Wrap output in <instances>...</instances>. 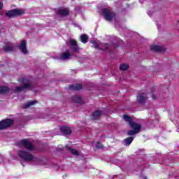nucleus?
Here are the masks:
<instances>
[{
  "label": "nucleus",
  "instance_id": "19",
  "mask_svg": "<svg viewBox=\"0 0 179 179\" xmlns=\"http://www.w3.org/2000/svg\"><path fill=\"white\" fill-rule=\"evenodd\" d=\"M3 50L6 52L13 51V47L10 45V43H7L6 46L3 47Z\"/></svg>",
  "mask_w": 179,
  "mask_h": 179
},
{
  "label": "nucleus",
  "instance_id": "3",
  "mask_svg": "<svg viewBox=\"0 0 179 179\" xmlns=\"http://www.w3.org/2000/svg\"><path fill=\"white\" fill-rule=\"evenodd\" d=\"M18 156H20L22 160H24L25 162H31V160L34 159L33 155L24 150H20L18 152Z\"/></svg>",
  "mask_w": 179,
  "mask_h": 179
},
{
  "label": "nucleus",
  "instance_id": "25",
  "mask_svg": "<svg viewBox=\"0 0 179 179\" xmlns=\"http://www.w3.org/2000/svg\"><path fill=\"white\" fill-rule=\"evenodd\" d=\"M73 101H74V103H82V99L79 97V96H73Z\"/></svg>",
  "mask_w": 179,
  "mask_h": 179
},
{
  "label": "nucleus",
  "instance_id": "10",
  "mask_svg": "<svg viewBox=\"0 0 179 179\" xmlns=\"http://www.w3.org/2000/svg\"><path fill=\"white\" fill-rule=\"evenodd\" d=\"M91 44L93 45V47L94 48H99V50H107L109 47L108 44H99L97 43V42L94 41H91Z\"/></svg>",
  "mask_w": 179,
  "mask_h": 179
},
{
  "label": "nucleus",
  "instance_id": "22",
  "mask_svg": "<svg viewBox=\"0 0 179 179\" xmlns=\"http://www.w3.org/2000/svg\"><path fill=\"white\" fill-rule=\"evenodd\" d=\"M36 103H37L36 101H29L24 106V108H29V107H31V106H34Z\"/></svg>",
  "mask_w": 179,
  "mask_h": 179
},
{
  "label": "nucleus",
  "instance_id": "26",
  "mask_svg": "<svg viewBox=\"0 0 179 179\" xmlns=\"http://www.w3.org/2000/svg\"><path fill=\"white\" fill-rule=\"evenodd\" d=\"M96 148H99V149H101V148H102V146L100 145V143L97 142L96 143Z\"/></svg>",
  "mask_w": 179,
  "mask_h": 179
},
{
  "label": "nucleus",
  "instance_id": "18",
  "mask_svg": "<svg viewBox=\"0 0 179 179\" xmlns=\"http://www.w3.org/2000/svg\"><path fill=\"white\" fill-rule=\"evenodd\" d=\"M70 89L71 90H80L82 89V85L76 84L75 85H70Z\"/></svg>",
  "mask_w": 179,
  "mask_h": 179
},
{
  "label": "nucleus",
  "instance_id": "4",
  "mask_svg": "<svg viewBox=\"0 0 179 179\" xmlns=\"http://www.w3.org/2000/svg\"><path fill=\"white\" fill-rule=\"evenodd\" d=\"M68 45L69 47L70 51L72 52H78V51H79L78 43L75 39H69Z\"/></svg>",
  "mask_w": 179,
  "mask_h": 179
},
{
  "label": "nucleus",
  "instance_id": "20",
  "mask_svg": "<svg viewBox=\"0 0 179 179\" xmlns=\"http://www.w3.org/2000/svg\"><path fill=\"white\" fill-rule=\"evenodd\" d=\"M80 40L83 43V44H86V43H87V40H89V38L86 34H82L80 36Z\"/></svg>",
  "mask_w": 179,
  "mask_h": 179
},
{
  "label": "nucleus",
  "instance_id": "7",
  "mask_svg": "<svg viewBox=\"0 0 179 179\" xmlns=\"http://www.w3.org/2000/svg\"><path fill=\"white\" fill-rule=\"evenodd\" d=\"M10 125H13V120L6 119L0 122V131L5 129L6 128H9Z\"/></svg>",
  "mask_w": 179,
  "mask_h": 179
},
{
  "label": "nucleus",
  "instance_id": "13",
  "mask_svg": "<svg viewBox=\"0 0 179 179\" xmlns=\"http://www.w3.org/2000/svg\"><path fill=\"white\" fill-rule=\"evenodd\" d=\"M19 48L23 54H27L29 52L26 48V41H22L21 42V44L19 45Z\"/></svg>",
  "mask_w": 179,
  "mask_h": 179
},
{
  "label": "nucleus",
  "instance_id": "8",
  "mask_svg": "<svg viewBox=\"0 0 179 179\" xmlns=\"http://www.w3.org/2000/svg\"><path fill=\"white\" fill-rule=\"evenodd\" d=\"M20 143L21 146H22V148H25L29 152H31V150H34V147H33L31 143L29 142V141L26 139L21 141Z\"/></svg>",
  "mask_w": 179,
  "mask_h": 179
},
{
  "label": "nucleus",
  "instance_id": "11",
  "mask_svg": "<svg viewBox=\"0 0 179 179\" xmlns=\"http://www.w3.org/2000/svg\"><path fill=\"white\" fill-rule=\"evenodd\" d=\"M60 131L64 134V135H70V134H72V130L67 126L62 127Z\"/></svg>",
  "mask_w": 179,
  "mask_h": 179
},
{
  "label": "nucleus",
  "instance_id": "14",
  "mask_svg": "<svg viewBox=\"0 0 179 179\" xmlns=\"http://www.w3.org/2000/svg\"><path fill=\"white\" fill-rule=\"evenodd\" d=\"M101 114H103V112L101 110H96L94 112L92 115V120H99L100 117H101Z\"/></svg>",
  "mask_w": 179,
  "mask_h": 179
},
{
  "label": "nucleus",
  "instance_id": "27",
  "mask_svg": "<svg viewBox=\"0 0 179 179\" xmlns=\"http://www.w3.org/2000/svg\"><path fill=\"white\" fill-rule=\"evenodd\" d=\"M3 7V3H2V1H0V10L1 9H2Z\"/></svg>",
  "mask_w": 179,
  "mask_h": 179
},
{
  "label": "nucleus",
  "instance_id": "16",
  "mask_svg": "<svg viewBox=\"0 0 179 179\" xmlns=\"http://www.w3.org/2000/svg\"><path fill=\"white\" fill-rule=\"evenodd\" d=\"M71 57H72V55L69 53V52L66 51L62 54L61 59H64V60L70 59Z\"/></svg>",
  "mask_w": 179,
  "mask_h": 179
},
{
  "label": "nucleus",
  "instance_id": "2",
  "mask_svg": "<svg viewBox=\"0 0 179 179\" xmlns=\"http://www.w3.org/2000/svg\"><path fill=\"white\" fill-rule=\"evenodd\" d=\"M18 82H20V83H22V85L17 87L15 92H24V90H27L31 88L30 80L24 78H22L18 80Z\"/></svg>",
  "mask_w": 179,
  "mask_h": 179
},
{
  "label": "nucleus",
  "instance_id": "1",
  "mask_svg": "<svg viewBox=\"0 0 179 179\" xmlns=\"http://www.w3.org/2000/svg\"><path fill=\"white\" fill-rule=\"evenodd\" d=\"M123 120H124L126 122H128L129 127L132 129V130L127 131V135L129 136L136 135V134H139V132H141V128H142V126L140 124H137L136 122H134L132 117L128 116L127 115H124Z\"/></svg>",
  "mask_w": 179,
  "mask_h": 179
},
{
  "label": "nucleus",
  "instance_id": "17",
  "mask_svg": "<svg viewBox=\"0 0 179 179\" xmlns=\"http://www.w3.org/2000/svg\"><path fill=\"white\" fill-rule=\"evenodd\" d=\"M134 141L133 137H128L127 138L124 139V145L125 146H129L131 143H132V141Z\"/></svg>",
  "mask_w": 179,
  "mask_h": 179
},
{
  "label": "nucleus",
  "instance_id": "21",
  "mask_svg": "<svg viewBox=\"0 0 179 179\" xmlns=\"http://www.w3.org/2000/svg\"><path fill=\"white\" fill-rule=\"evenodd\" d=\"M9 92V88L7 87H0V94H4Z\"/></svg>",
  "mask_w": 179,
  "mask_h": 179
},
{
  "label": "nucleus",
  "instance_id": "15",
  "mask_svg": "<svg viewBox=\"0 0 179 179\" xmlns=\"http://www.w3.org/2000/svg\"><path fill=\"white\" fill-rule=\"evenodd\" d=\"M151 50L152 51H156L157 52H162V51H164V48H163V47L157 45H152Z\"/></svg>",
  "mask_w": 179,
  "mask_h": 179
},
{
  "label": "nucleus",
  "instance_id": "6",
  "mask_svg": "<svg viewBox=\"0 0 179 179\" xmlns=\"http://www.w3.org/2000/svg\"><path fill=\"white\" fill-rule=\"evenodd\" d=\"M23 13H24V11L22 10L14 9L7 11L6 15L8 16V17H14V16H20V15H23Z\"/></svg>",
  "mask_w": 179,
  "mask_h": 179
},
{
  "label": "nucleus",
  "instance_id": "23",
  "mask_svg": "<svg viewBox=\"0 0 179 179\" xmlns=\"http://www.w3.org/2000/svg\"><path fill=\"white\" fill-rule=\"evenodd\" d=\"M66 148L69 150H71L72 155H74V156H78V155H79V153L78 152V150L71 149V147H69V145H66Z\"/></svg>",
  "mask_w": 179,
  "mask_h": 179
},
{
  "label": "nucleus",
  "instance_id": "9",
  "mask_svg": "<svg viewBox=\"0 0 179 179\" xmlns=\"http://www.w3.org/2000/svg\"><path fill=\"white\" fill-rule=\"evenodd\" d=\"M146 100H148V96L145 93L140 92L137 96V103L139 104H145Z\"/></svg>",
  "mask_w": 179,
  "mask_h": 179
},
{
  "label": "nucleus",
  "instance_id": "24",
  "mask_svg": "<svg viewBox=\"0 0 179 179\" xmlns=\"http://www.w3.org/2000/svg\"><path fill=\"white\" fill-rule=\"evenodd\" d=\"M128 68H129V65L123 64L120 65V71H127V69H128Z\"/></svg>",
  "mask_w": 179,
  "mask_h": 179
},
{
  "label": "nucleus",
  "instance_id": "12",
  "mask_svg": "<svg viewBox=\"0 0 179 179\" xmlns=\"http://www.w3.org/2000/svg\"><path fill=\"white\" fill-rule=\"evenodd\" d=\"M59 14L60 16H68V15H69V9L66 8H60L59 9Z\"/></svg>",
  "mask_w": 179,
  "mask_h": 179
},
{
  "label": "nucleus",
  "instance_id": "5",
  "mask_svg": "<svg viewBox=\"0 0 179 179\" xmlns=\"http://www.w3.org/2000/svg\"><path fill=\"white\" fill-rule=\"evenodd\" d=\"M102 15L103 16H104L105 19L106 20H108L109 22H110V20H113V19H114V16H115V14H114V13L110 12V10L107 8H103L102 10Z\"/></svg>",
  "mask_w": 179,
  "mask_h": 179
},
{
  "label": "nucleus",
  "instance_id": "28",
  "mask_svg": "<svg viewBox=\"0 0 179 179\" xmlns=\"http://www.w3.org/2000/svg\"><path fill=\"white\" fill-rule=\"evenodd\" d=\"M152 99H155V96H152Z\"/></svg>",
  "mask_w": 179,
  "mask_h": 179
}]
</instances>
